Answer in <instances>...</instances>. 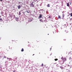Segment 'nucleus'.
<instances>
[{"label": "nucleus", "instance_id": "nucleus-1", "mask_svg": "<svg viewBox=\"0 0 72 72\" xmlns=\"http://www.w3.org/2000/svg\"><path fill=\"white\" fill-rule=\"evenodd\" d=\"M31 6H32V7H34V5L33 4V3H32L30 4Z\"/></svg>", "mask_w": 72, "mask_h": 72}, {"label": "nucleus", "instance_id": "nucleus-2", "mask_svg": "<svg viewBox=\"0 0 72 72\" xmlns=\"http://www.w3.org/2000/svg\"><path fill=\"white\" fill-rule=\"evenodd\" d=\"M17 7H18V8L19 9H21V5H19Z\"/></svg>", "mask_w": 72, "mask_h": 72}, {"label": "nucleus", "instance_id": "nucleus-3", "mask_svg": "<svg viewBox=\"0 0 72 72\" xmlns=\"http://www.w3.org/2000/svg\"><path fill=\"white\" fill-rule=\"evenodd\" d=\"M61 59H62V60H64V61H66V58H62Z\"/></svg>", "mask_w": 72, "mask_h": 72}, {"label": "nucleus", "instance_id": "nucleus-4", "mask_svg": "<svg viewBox=\"0 0 72 72\" xmlns=\"http://www.w3.org/2000/svg\"><path fill=\"white\" fill-rule=\"evenodd\" d=\"M65 33H68V30H66L65 31Z\"/></svg>", "mask_w": 72, "mask_h": 72}, {"label": "nucleus", "instance_id": "nucleus-5", "mask_svg": "<svg viewBox=\"0 0 72 72\" xmlns=\"http://www.w3.org/2000/svg\"><path fill=\"white\" fill-rule=\"evenodd\" d=\"M41 17H42V15H40V16H39V18L40 19V18H41Z\"/></svg>", "mask_w": 72, "mask_h": 72}, {"label": "nucleus", "instance_id": "nucleus-6", "mask_svg": "<svg viewBox=\"0 0 72 72\" xmlns=\"http://www.w3.org/2000/svg\"><path fill=\"white\" fill-rule=\"evenodd\" d=\"M58 19H61V17H60V16L58 15Z\"/></svg>", "mask_w": 72, "mask_h": 72}, {"label": "nucleus", "instance_id": "nucleus-7", "mask_svg": "<svg viewBox=\"0 0 72 72\" xmlns=\"http://www.w3.org/2000/svg\"><path fill=\"white\" fill-rule=\"evenodd\" d=\"M47 6V7H50V5L49 4H48Z\"/></svg>", "mask_w": 72, "mask_h": 72}, {"label": "nucleus", "instance_id": "nucleus-8", "mask_svg": "<svg viewBox=\"0 0 72 72\" xmlns=\"http://www.w3.org/2000/svg\"><path fill=\"white\" fill-rule=\"evenodd\" d=\"M67 6H69V3H67Z\"/></svg>", "mask_w": 72, "mask_h": 72}, {"label": "nucleus", "instance_id": "nucleus-9", "mask_svg": "<svg viewBox=\"0 0 72 72\" xmlns=\"http://www.w3.org/2000/svg\"><path fill=\"white\" fill-rule=\"evenodd\" d=\"M40 22H43V21H42V19H40Z\"/></svg>", "mask_w": 72, "mask_h": 72}, {"label": "nucleus", "instance_id": "nucleus-10", "mask_svg": "<svg viewBox=\"0 0 72 72\" xmlns=\"http://www.w3.org/2000/svg\"><path fill=\"white\" fill-rule=\"evenodd\" d=\"M26 12L28 13H30V11H27Z\"/></svg>", "mask_w": 72, "mask_h": 72}, {"label": "nucleus", "instance_id": "nucleus-11", "mask_svg": "<svg viewBox=\"0 0 72 72\" xmlns=\"http://www.w3.org/2000/svg\"><path fill=\"white\" fill-rule=\"evenodd\" d=\"M24 51V50L23 49V48H22L21 50V51Z\"/></svg>", "mask_w": 72, "mask_h": 72}, {"label": "nucleus", "instance_id": "nucleus-12", "mask_svg": "<svg viewBox=\"0 0 72 72\" xmlns=\"http://www.w3.org/2000/svg\"><path fill=\"white\" fill-rule=\"evenodd\" d=\"M14 58L15 59H17V57H14Z\"/></svg>", "mask_w": 72, "mask_h": 72}, {"label": "nucleus", "instance_id": "nucleus-13", "mask_svg": "<svg viewBox=\"0 0 72 72\" xmlns=\"http://www.w3.org/2000/svg\"><path fill=\"white\" fill-rule=\"evenodd\" d=\"M58 60V59L57 58H56V59H55V61H57V60Z\"/></svg>", "mask_w": 72, "mask_h": 72}, {"label": "nucleus", "instance_id": "nucleus-14", "mask_svg": "<svg viewBox=\"0 0 72 72\" xmlns=\"http://www.w3.org/2000/svg\"><path fill=\"white\" fill-rule=\"evenodd\" d=\"M70 15H71V17H72V13H71L70 14Z\"/></svg>", "mask_w": 72, "mask_h": 72}, {"label": "nucleus", "instance_id": "nucleus-15", "mask_svg": "<svg viewBox=\"0 0 72 72\" xmlns=\"http://www.w3.org/2000/svg\"><path fill=\"white\" fill-rule=\"evenodd\" d=\"M72 18H71L70 19V21H72Z\"/></svg>", "mask_w": 72, "mask_h": 72}, {"label": "nucleus", "instance_id": "nucleus-16", "mask_svg": "<svg viewBox=\"0 0 72 72\" xmlns=\"http://www.w3.org/2000/svg\"><path fill=\"white\" fill-rule=\"evenodd\" d=\"M21 12H19V15H21Z\"/></svg>", "mask_w": 72, "mask_h": 72}, {"label": "nucleus", "instance_id": "nucleus-17", "mask_svg": "<svg viewBox=\"0 0 72 72\" xmlns=\"http://www.w3.org/2000/svg\"><path fill=\"white\" fill-rule=\"evenodd\" d=\"M42 67H43V66H44V64H42Z\"/></svg>", "mask_w": 72, "mask_h": 72}, {"label": "nucleus", "instance_id": "nucleus-18", "mask_svg": "<svg viewBox=\"0 0 72 72\" xmlns=\"http://www.w3.org/2000/svg\"><path fill=\"white\" fill-rule=\"evenodd\" d=\"M3 12H1V14H3Z\"/></svg>", "mask_w": 72, "mask_h": 72}, {"label": "nucleus", "instance_id": "nucleus-19", "mask_svg": "<svg viewBox=\"0 0 72 72\" xmlns=\"http://www.w3.org/2000/svg\"><path fill=\"white\" fill-rule=\"evenodd\" d=\"M60 68H63V67H61V66H60Z\"/></svg>", "mask_w": 72, "mask_h": 72}, {"label": "nucleus", "instance_id": "nucleus-20", "mask_svg": "<svg viewBox=\"0 0 72 72\" xmlns=\"http://www.w3.org/2000/svg\"><path fill=\"white\" fill-rule=\"evenodd\" d=\"M2 21V19L0 18V21Z\"/></svg>", "mask_w": 72, "mask_h": 72}, {"label": "nucleus", "instance_id": "nucleus-21", "mask_svg": "<svg viewBox=\"0 0 72 72\" xmlns=\"http://www.w3.org/2000/svg\"><path fill=\"white\" fill-rule=\"evenodd\" d=\"M6 58V57L4 56V58Z\"/></svg>", "mask_w": 72, "mask_h": 72}, {"label": "nucleus", "instance_id": "nucleus-22", "mask_svg": "<svg viewBox=\"0 0 72 72\" xmlns=\"http://www.w3.org/2000/svg\"><path fill=\"white\" fill-rule=\"evenodd\" d=\"M66 39H64V41H66Z\"/></svg>", "mask_w": 72, "mask_h": 72}, {"label": "nucleus", "instance_id": "nucleus-23", "mask_svg": "<svg viewBox=\"0 0 72 72\" xmlns=\"http://www.w3.org/2000/svg\"><path fill=\"white\" fill-rule=\"evenodd\" d=\"M13 72H15V71H14Z\"/></svg>", "mask_w": 72, "mask_h": 72}, {"label": "nucleus", "instance_id": "nucleus-24", "mask_svg": "<svg viewBox=\"0 0 72 72\" xmlns=\"http://www.w3.org/2000/svg\"><path fill=\"white\" fill-rule=\"evenodd\" d=\"M3 0H0V1H3Z\"/></svg>", "mask_w": 72, "mask_h": 72}, {"label": "nucleus", "instance_id": "nucleus-25", "mask_svg": "<svg viewBox=\"0 0 72 72\" xmlns=\"http://www.w3.org/2000/svg\"><path fill=\"white\" fill-rule=\"evenodd\" d=\"M62 17H64V15H62Z\"/></svg>", "mask_w": 72, "mask_h": 72}, {"label": "nucleus", "instance_id": "nucleus-26", "mask_svg": "<svg viewBox=\"0 0 72 72\" xmlns=\"http://www.w3.org/2000/svg\"><path fill=\"white\" fill-rule=\"evenodd\" d=\"M1 17V16L0 15V18Z\"/></svg>", "mask_w": 72, "mask_h": 72}, {"label": "nucleus", "instance_id": "nucleus-27", "mask_svg": "<svg viewBox=\"0 0 72 72\" xmlns=\"http://www.w3.org/2000/svg\"><path fill=\"white\" fill-rule=\"evenodd\" d=\"M51 48H50V50H51Z\"/></svg>", "mask_w": 72, "mask_h": 72}, {"label": "nucleus", "instance_id": "nucleus-28", "mask_svg": "<svg viewBox=\"0 0 72 72\" xmlns=\"http://www.w3.org/2000/svg\"><path fill=\"white\" fill-rule=\"evenodd\" d=\"M49 18H50V16H49Z\"/></svg>", "mask_w": 72, "mask_h": 72}, {"label": "nucleus", "instance_id": "nucleus-29", "mask_svg": "<svg viewBox=\"0 0 72 72\" xmlns=\"http://www.w3.org/2000/svg\"><path fill=\"white\" fill-rule=\"evenodd\" d=\"M35 55V54H33V55Z\"/></svg>", "mask_w": 72, "mask_h": 72}, {"label": "nucleus", "instance_id": "nucleus-30", "mask_svg": "<svg viewBox=\"0 0 72 72\" xmlns=\"http://www.w3.org/2000/svg\"><path fill=\"white\" fill-rule=\"evenodd\" d=\"M30 46V45L29 46Z\"/></svg>", "mask_w": 72, "mask_h": 72}, {"label": "nucleus", "instance_id": "nucleus-31", "mask_svg": "<svg viewBox=\"0 0 72 72\" xmlns=\"http://www.w3.org/2000/svg\"><path fill=\"white\" fill-rule=\"evenodd\" d=\"M37 42H39V41H37Z\"/></svg>", "mask_w": 72, "mask_h": 72}, {"label": "nucleus", "instance_id": "nucleus-32", "mask_svg": "<svg viewBox=\"0 0 72 72\" xmlns=\"http://www.w3.org/2000/svg\"><path fill=\"white\" fill-rule=\"evenodd\" d=\"M33 3V2H32V3Z\"/></svg>", "mask_w": 72, "mask_h": 72}, {"label": "nucleus", "instance_id": "nucleus-33", "mask_svg": "<svg viewBox=\"0 0 72 72\" xmlns=\"http://www.w3.org/2000/svg\"><path fill=\"white\" fill-rule=\"evenodd\" d=\"M48 35H49V34H48Z\"/></svg>", "mask_w": 72, "mask_h": 72}, {"label": "nucleus", "instance_id": "nucleus-34", "mask_svg": "<svg viewBox=\"0 0 72 72\" xmlns=\"http://www.w3.org/2000/svg\"><path fill=\"white\" fill-rule=\"evenodd\" d=\"M69 18H70L69 17Z\"/></svg>", "mask_w": 72, "mask_h": 72}, {"label": "nucleus", "instance_id": "nucleus-35", "mask_svg": "<svg viewBox=\"0 0 72 72\" xmlns=\"http://www.w3.org/2000/svg\"><path fill=\"white\" fill-rule=\"evenodd\" d=\"M33 48V47H32Z\"/></svg>", "mask_w": 72, "mask_h": 72}]
</instances>
